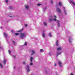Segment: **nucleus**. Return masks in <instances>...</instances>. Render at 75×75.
<instances>
[{
    "label": "nucleus",
    "instance_id": "3",
    "mask_svg": "<svg viewBox=\"0 0 75 75\" xmlns=\"http://www.w3.org/2000/svg\"><path fill=\"white\" fill-rule=\"evenodd\" d=\"M35 50H32L31 51V55H34V54H35Z\"/></svg>",
    "mask_w": 75,
    "mask_h": 75
},
{
    "label": "nucleus",
    "instance_id": "7",
    "mask_svg": "<svg viewBox=\"0 0 75 75\" xmlns=\"http://www.w3.org/2000/svg\"><path fill=\"white\" fill-rule=\"evenodd\" d=\"M50 18L49 19V21H51L52 20V16H50Z\"/></svg>",
    "mask_w": 75,
    "mask_h": 75
},
{
    "label": "nucleus",
    "instance_id": "26",
    "mask_svg": "<svg viewBox=\"0 0 75 75\" xmlns=\"http://www.w3.org/2000/svg\"><path fill=\"white\" fill-rule=\"evenodd\" d=\"M13 42L14 45H16V43H15V42L14 41H12Z\"/></svg>",
    "mask_w": 75,
    "mask_h": 75
},
{
    "label": "nucleus",
    "instance_id": "41",
    "mask_svg": "<svg viewBox=\"0 0 75 75\" xmlns=\"http://www.w3.org/2000/svg\"><path fill=\"white\" fill-rule=\"evenodd\" d=\"M14 69H15V68H16V67L15 66H14Z\"/></svg>",
    "mask_w": 75,
    "mask_h": 75
},
{
    "label": "nucleus",
    "instance_id": "30",
    "mask_svg": "<svg viewBox=\"0 0 75 75\" xmlns=\"http://www.w3.org/2000/svg\"><path fill=\"white\" fill-rule=\"evenodd\" d=\"M33 63H30V65H33Z\"/></svg>",
    "mask_w": 75,
    "mask_h": 75
},
{
    "label": "nucleus",
    "instance_id": "12",
    "mask_svg": "<svg viewBox=\"0 0 75 75\" xmlns=\"http://www.w3.org/2000/svg\"><path fill=\"white\" fill-rule=\"evenodd\" d=\"M57 57H58V55H59V54H61V52H59V51H58L57 52Z\"/></svg>",
    "mask_w": 75,
    "mask_h": 75
},
{
    "label": "nucleus",
    "instance_id": "37",
    "mask_svg": "<svg viewBox=\"0 0 75 75\" xmlns=\"http://www.w3.org/2000/svg\"><path fill=\"white\" fill-rule=\"evenodd\" d=\"M25 64V62H23V65H24V64Z\"/></svg>",
    "mask_w": 75,
    "mask_h": 75
},
{
    "label": "nucleus",
    "instance_id": "45",
    "mask_svg": "<svg viewBox=\"0 0 75 75\" xmlns=\"http://www.w3.org/2000/svg\"><path fill=\"white\" fill-rule=\"evenodd\" d=\"M10 17H11L12 16H10Z\"/></svg>",
    "mask_w": 75,
    "mask_h": 75
},
{
    "label": "nucleus",
    "instance_id": "35",
    "mask_svg": "<svg viewBox=\"0 0 75 75\" xmlns=\"http://www.w3.org/2000/svg\"><path fill=\"white\" fill-rule=\"evenodd\" d=\"M56 66H57V64H54V67H56Z\"/></svg>",
    "mask_w": 75,
    "mask_h": 75
},
{
    "label": "nucleus",
    "instance_id": "47",
    "mask_svg": "<svg viewBox=\"0 0 75 75\" xmlns=\"http://www.w3.org/2000/svg\"><path fill=\"white\" fill-rule=\"evenodd\" d=\"M37 5H38V4H37Z\"/></svg>",
    "mask_w": 75,
    "mask_h": 75
},
{
    "label": "nucleus",
    "instance_id": "33",
    "mask_svg": "<svg viewBox=\"0 0 75 75\" xmlns=\"http://www.w3.org/2000/svg\"><path fill=\"white\" fill-rule=\"evenodd\" d=\"M27 45V42H25V43H24V45Z\"/></svg>",
    "mask_w": 75,
    "mask_h": 75
},
{
    "label": "nucleus",
    "instance_id": "19",
    "mask_svg": "<svg viewBox=\"0 0 75 75\" xmlns=\"http://www.w3.org/2000/svg\"><path fill=\"white\" fill-rule=\"evenodd\" d=\"M33 58L32 57H31L30 58V62H32L33 61Z\"/></svg>",
    "mask_w": 75,
    "mask_h": 75
},
{
    "label": "nucleus",
    "instance_id": "13",
    "mask_svg": "<svg viewBox=\"0 0 75 75\" xmlns=\"http://www.w3.org/2000/svg\"><path fill=\"white\" fill-rule=\"evenodd\" d=\"M59 6H62V3L61 2H59Z\"/></svg>",
    "mask_w": 75,
    "mask_h": 75
},
{
    "label": "nucleus",
    "instance_id": "38",
    "mask_svg": "<svg viewBox=\"0 0 75 75\" xmlns=\"http://www.w3.org/2000/svg\"><path fill=\"white\" fill-rule=\"evenodd\" d=\"M11 32L12 33H13L14 32V31H13V30H11Z\"/></svg>",
    "mask_w": 75,
    "mask_h": 75
},
{
    "label": "nucleus",
    "instance_id": "16",
    "mask_svg": "<svg viewBox=\"0 0 75 75\" xmlns=\"http://www.w3.org/2000/svg\"><path fill=\"white\" fill-rule=\"evenodd\" d=\"M4 65H5V64H6V59H4Z\"/></svg>",
    "mask_w": 75,
    "mask_h": 75
},
{
    "label": "nucleus",
    "instance_id": "46",
    "mask_svg": "<svg viewBox=\"0 0 75 75\" xmlns=\"http://www.w3.org/2000/svg\"><path fill=\"white\" fill-rule=\"evenodd\" d=\"M44 32H45V31H44H44H43L44 33Z\"/></svg>",
    "mask_w": 75,
    "mask_h": 75
},
{
    "label": "nucleus",
    "instance_id": "36",
    "mask_svg": "<svg viewBox=\"0 0 75 75\" xmlns=\"http://www.w3.org/2000/svg\"><path fill=\"white\" fill-rule=\"evenodd\" d=\"M13 57L15 59H16V56H13Z\"/></svg>",
    "mask_w": 75,
    "mask_h": 75
},
{
    "label": "nucleus",
    "instance_id": "20",
    "mask_svg": "<svg viewBox=\"0 0 75 75\" xmlns=\"http://www.w3.org/2000/svg\"><path fill=\"white\" fill-rule=\"evenodd\" d=\"M58 41L57 40V42L56 43V46H58Z\"/></svg>",
    "mask_w": 75,
    "mask_h": 75
},
{
    "label": "nucleus",
    "instance_id": "22",
    "mask_svg": "<svg viewBox=\"0 0 75 75\" xmlns=\"http://www.w3.org/2000/svg\"><path fill=\"white\" fill-rule=\"evenodd\" d=\"M14 34H15V35H19V34L18 33H14Z\"/></svg>",
    "mask_w": 75,
    "mask_h": 75
},
{
    "label": "nucleus",
    "instance_id": "4",
    "mask_svg": "<svg viewBox=\"0 0 75 75\" xmlns=\"http://www.w3.org/2000/svg\"><path fill=\"white\" fill-rule=\"evenodd\" d=\"M56 10L58 11V12L59 13V14H61V10H60V9L59 8H57Z\"/></svg>",
    "mask_w": 75,
    "mask_h": 75
},
{
    "label": "nucleus",
    "instance_id": "6",
    "mask_svg": "<svg viewBox=\"0 0 75 75\" xmlns=\"http://www.w3.org/2000/svg\"><path fill=\"white\" fill-rule=\"evenodd\" d=\"M57 23H58V26L59 27H60V24L59 23V21H57Z\"/></svg>",
    "mask_w": 75,
    "mask_h": 75
},
{
    "label": "nucleus",
    "instance_id": "8",
    "mask_svg": "<svg viewBox=\"0 0 75 75\" xmlns=\"http://www.w3.org/2000/svg\"><path fill=\"white\" fill-rule=\"evenodd\" d=\"M4 36L5 37H7V34L5 33H4Z\"/></svg>",
    "mask_w": 75,
    "mask_h": 75
},
{
    "label": "nucleus",
    "instance_id": "10",
    "mask_svg": "<svg viewBox=\"0 0 75 75\" xmlns=\"http://www.w3.org/2000/svg\"><path fill=\"white\" fill-rule=\"evenodd\" d=\"M25 8L27 9V10H28L29 9V6H28L26 5L25 6Z\"/></svg>",
    "mask_w": 75,
    "mask_h": 75
},
{
    "label": "nucleus",
    "instance_id": "28",
    "mask_svg": "<svg viewBox=\"0 0 75 75\" xmlns=\"http://www.w3.org/2000/svg\"><path fill=\"white\" fill-rule=\"evenodd\" d=\"M9 8H10V9H12V8H13V7L11 6H10L9 7Z\"/></svg>",
    "mask_w": 75,
    "mask_h": 75
},
{
    "label": "nucleus",
    "instance_id": "48",
    "mask_svg": "<svg viewBox=\"0 0 75 75\" xmlns=\"http://www.w3.org/2000/svg\"><path fill=\"white\" fill-rule=\"evenodd\" d=\"M37 0H36V1H37Z\"/></svg>",
    "mask_w": 75,
    "mask_h": 75
},
{
    "label": "nucleus",
    "instance_id": "1",
    "mask_svg": "<svg viewBox=\"0 0 75 75\" xmlns=\"http://www.w3.org/2000/svg\"><path fill=\"white\" fill-rule=\"evenodd\" d=\"M25 37H26L25 33H22L20 34V37L21 38L23 39V38H25Z\"/></svg>",
    "mask_w": 75,
    "mask_h": 75
},
{
    "label": "nucleus",
    "instance_id": "40",
    "mask_svg": "<svg viewBox=\"0 0 75 75\" xmlns=\"http://www.w3.org/2000/svg\"><path fill=\"white\" fill-rule=\"evenodd\" d=\"M70 75H73V74L72 73H71V74H70Z\"/></svg>",
    "mask_w": 75,
    "mask_h": 75
},
{
    "label": "nucleus",
    "instance_id": "44",
    "mask_svg": "<svg viewBox=\"0 0 75 75\" xmlns=\"http://www.w3.org/2000/svg\"><path fill=\"white\" fill-rule=\"evenodd\" d=\"M49 54H50V55H51V54L50 53V52H49Z\"/></svg>",
    "mask_w": 75,
    "mask_h": 75
},
{
    "label": "nucleus",
    "instance_id": "43",
    "mask_svg": "<svg viewBox=\"0 0 75 75\" xmlns=\"http://www.w3.org/2000/svg\"><path fill=\"white\" fill-rule=\"evenodd\" d=\"M1 48H2V47H0V49H1Z\"/></svg>",
    "mask_w": 75,
    "mask_h": 75
},
{
    "label": "nucleus",
    "instance_id": "5",
    "mask_svg": "<svg viewBox=\"0 0 75 75\" xmlns=\"http://www.w3.org/2000/svg\"><path fill=\"white\" fill-rule=\"evenodd\" d=\"M58 63L59 64V66L61 68L62 67V66L61 65H62V62H61L60 61H58Z\"/></svg>",
    "mask_w": 75,
    "mask_h": 75
},
{
    "label": "nucleus",
    "instance_id": "24",
    "mask_svg": "<svg viewBox=\"0 0 75 75\" xmlns=\"http://www.w3.org/2000/svg\"><path fill=\"white\" fill-rule=\"evenodd\" d=\"M49 37H51L52 35H51V33H50L49 34Z\"/></svg>",
    "mask_w": 75,
    "mask_h": 75
},
{
    "label": "nucleus",
    "instance_id": "18",
    "mask_svg": "<svg viewBox=\"0 0 75 75\" xmlns=\"http://www.w3.org/2000/svg\"><path fill=\"white\" fill-rule=\"evenodd\" d=\"M44 24L45 26H47V23L45 22H44Z\"/></svg>",
    "mask_w": 75,
    "mask_h": 75
},
{
    "label": "nucleus",
    "instance_id": "11",
    "mask_svg": "<svg viewBox=\"0 0 75 75\" xmlns=\"http://www.w3.org/2000/svg\"><path fill=\"white\" fill-rule=\"evenodd\" d=\"M57 51H59L60 50H61V47H59L57 49Z\"/></svg>",
    "mask_w": 75,
    "mask_h": 75
},
{
    "label": "nucleus",
    "instance_id": "42",
    "mask_svg": "<svg viewBox=\"0 0 75 75\" xmlns=\"http://www.w3.org/2000/svg\"><path fill=\"white\" fill-rule=\"evenodd\" d=\"M0 28H1V29H2V27H0Z\"/></svg>",
    "mask_w": 75,
    "mask_h": 75
},
{
    "label": "nucleus",
    "instance_id": "23",
    "mask_svg": "<svg viewBox=\"0 0 75 75\" xmlns=\"http://www.w3.org/2000/svg\"><path fill=\"white\" fill-rule=\"evenodd\" d=\"M40 52H43V50L41 49L40 50Z\"/></svg>",
    "mask_w": 75,
    "mask_h": 75
},
{
    "label": "nucleus",
    "instance_id": "21",
    "mask_svg": "<svg viewBox=\"0 0 75 75\" xmlns=\"http://www.w3.org/2000/svg\"><path fill=\"white\" fill-rule=\"evenodd\" d=\"M42 37L43 38L45 37V34H44V33H43L42 35Z\"/></svg>",
    "mask_w": 75,
    "mask_h": 75
},
{
    "label": "nucleus",
    "instance_id": "32",
    "mask_svg": "<svg viewBox=\"0 0 75 75\" xmlns=\"http://www.w3.org/2000/svg\"><path fill=\"white\" fill-rule=\"evenodd\" d=\"M41 4H38V6H41Z\"/></svg>",
    "mask_w": 75,
    "mask_h": 75
},
{
    "label": "nucleus",
    "instance_id": "17",
    "mask_svg": "<svg viewBox=\"0 0 75 75\" xmlns=\"http://www.w3.org/2000/svg\"><path fill=\"white\" fill-rule=\"evenodd\" d=\"M64 12L65 13V14H67V12H66V11L65 10V8H64Z\"/></svg>",
    "mask_w": 75,
    "mask_h": 75
},
{
    "label": "nucleus",
    "instance_id": "15",
    "mask_svg": "<svg viewBox=\"0 0 75 75\" xmlns=\"http://www.w3.org/2000/svg\"><path fill=\"white\" fill-rule=\"evenodd\" d=\"M23 29H21V30H19V31H17V32H22V31H23Z\"/></svg>",
    "mask_w": 75,
    "mask_h": 75
},
{
    "label": "nucleus",
    "instance_id": "9",
    "mask_svg": "<svg viewBox=\"0 0 75 75\" xmlns=\"http://www.w3.org/2000/svg\"><path fill=\"white\" fill-rule=\"evenodd\" d=\"M71 2L74 5V6H75V3H74V1H71Z\"/></svg>",
    "mask_w": 75,
    "mask_h": 75
},
{
    "label": "nucleus",
    "instance_id": "31",
    "mask_svg": "<svg viewBox=\"0 0 75 75\" xmlns=\"http://www.w3.org/2000/svg\"><path fill=\"white\" fill-rule=\"evenodd\" d=\"M53 1H52V0L51 1V2L52 4H53Z\"/></svg>",
    "mask_w": 75,
    "mask_h": 75
},
{
    "label": "nucleus",
    "instance_id": "14",
    "mask_svg": "<svg viewBox=\"0 0 75 75\" xmlns=\"http://www.w3.org/2000/svg\"><path fill=\"white\" fill-rule=\"evenodd\" d=\"M54 21H56V19H55L56 18H57V17L56 16H54Z\"/></svg>",
    "mask_w": 75,
    "mask_h": 75
},
{
    "label": "nucleus",
    "instance_id": "27",
    "mask_svg": "<svg viewBox=\"0 0 75 75\" xmlns=\"http://www.w3.org/2000/svg\"><path fill=\"white\" fill-rule=\"evenodd\" d=\"M0 65L1 66V68H3V65H2L1 63H0Z\"/></svg>",
    "mask_w": 75,
    "mask_h": 75
},
{
    "label": "nucleus",
    "instance_id": "25",
    "mask_svg": "<svg viewBox=\"0 0 75 75\" xmlns=\"http://www.w3.org/2000/svg\"><path fill=\"white\" fill-rule=\"evenodd\" d=\"M71 38H70V39H69V42L70 43H71Z\"/></svg>",
    "mask_w": 75,
    "mask_h": 75
},
{
    "label": "nucleus",
    "instance_id": "2",
    "mask_svg": "<svg viewBox=\"0 0 75 75\" xmlns=\"http://www.w3.org/2000/svg\"><path fill=\"white\" fill-rule=\"evenodd\" d=\"M26 69H27V71L28 72H30V67L28 65H27L26 66Z\"/></svg>",
    "mask_w": 75,
    "mask_h": 75
},
{
    "label": "nucleus",
    "instance_id": "39",
    "mask_svg": "<svg viewBox=\"0 0 75 75\" xmlns=\"http://www.w3.org/2000/svg\"><path fill=\"white\" fill-rule=\"evenodd\" d=\"M25 27H27V25L26 24L25 25Z\"/></svg>",
    "mask_w": 75,
    "mask_h": 75
},
{
    "label": "nucleus",
    "instance_id": "34",
    "mask_svg": "<svg viewBox=\"0 0 75 75\" xmlns=\"http://www.w3.org/2000/svg\"><path fill=\"white\" fill-rule=\"evenodd\" d=\"M8 52H9V54H10V53H11V51H10V50H8Z\"/></svg>",
    "mask_w": 75,
    "mask_h": 75
},
{
    "label": "nucleus",
    "instance_id": "29",
    "mask_svg": "<svg viewBox=\"0 0 75 75\" xmlns=\"http://www.w3.org/2000/svg\"><path fill=\"white\" fill-rule=\"evenodd\" d=\"M5 1L6 3H8V0H5Z\"/></svg>",
    "mask_w": 75,
    "mask_h": 75
}]
</instances>
